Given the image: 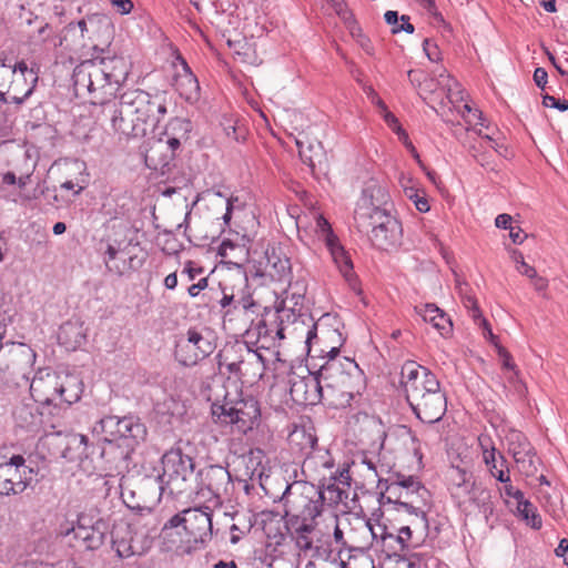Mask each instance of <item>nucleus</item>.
Instances as JSON below:
<instances>
[{
  "label": "nucleus",
  "mask_w": 568,
  "mask_h": 568,
  "mask_svg": "<svg viewBox=\"0 0 568 568\" xmlns=\"http://www.w3.org/2000/svg\"><path fill=\"white\" fill-rule=\"evenodd\" d=\"M331 339L337 345L320 348L318 356L327 357L320 368V377L324 383L325 400L329 406L342 408L351 405L356 394L364 388V374L354 359L344 357L337 359L339 347L344 339L337 329H325L322 336L317 335V324L308 329L305 344L307 353L314 351V346Z\"/></svg>",
  "instance_id": "nucleus-1"
},
{
  "label": "nucleus",
  "mask_w": 568,
  "mask_h": 568,
  "mask_svg": "<svg viewBox=\"0 0 568 568\" xmlns=\"http://www.w3.org/2000/svg\"><path fill=\"white\" fill-rule=\"evenodd\" d=\"M102 115L110 121L112 130L124 138L146 134V125L156 126L166 114L164 100L143 90H130L119 99L105 104Z\"/></svg>",
  "instance_id": "nucleus-2"
},
{
  "label": "nucleus",
  "mask_w": 568,
  "mask_h": 568,
  "mask_svg": "<svg viewBox=\"0 0 568 568\" xmlns=\"http://www.w3.org/2000/svg\"><path fill=\"white\" fill-rule=\"evenodd\" d=\"M406 400L416 417L427 424L439 422L447 410V398L439 381L428 368L407 362L400 371Z\"/></svg>",
  "instance_id": "nucleus-3"
},
{
  "label": "nucleus",
  "mask_w": 568,
  "mask_h": 568,
  "mask_svg": "<svg viewBox=\"0 0 568 568\" xmlns=\"http://www.w3.org/2000/svg\"><path fill=\"white\" fill-rule=\"evenodd\" d=\"M193 471V459L180 448L171 449L162 456V474L156 478H144L140 484V490L150 495L149 504L124 501L129 508L151 513L163 494L176 497L185 494L191 488Z\"/></svg>",
  "instance_id": "nucleus-4"
},
{
  "label": "nucleus",
  "mask_w": 568,
  "mask_h": 568,
  "mask_svg": "<svg viewBox=\"0 0 568 568\" xmlns=\"http://www.w3.org/2000/svg\"><path fill=\"white\" fill-rule=\"evenodd\" d=\"M36 357V352L24 343L0 342V381L17 387L27 386Z\"/></svg>",
  "instance_id": "nucleus-5"
},
{
  "label": "nucleus",
  "mask_w": 568,
  "mask_h": 568,
  "mask_svg": "<svg viewBox=\"0 0 568 568\" xmlns=\"http://www.w3.org/2000/svg\"><path fill=\"white\" fill-rule=\"evenodd\" d=\"M73 85L77 94L88 92L91 95V103L101 105L113 102L116 98L118 87L109 81L103 70L93 59H88L78 64L72 74Z\"/></svg>",
  "instance_id": "nucleus-6"
},
{
  "label": "nucleus",
  "mask_w": 568,
  "mask_h": 568,
  "mask_svg": "<svg viewBox=\"0 0 568 568\" xmlns=\"http://www.w3.org/2000/svg\"><path fill=\"white\" fill-rule=\"evenodd\" d=\"M284 518L317 520L323 511L325 495L308 483H295L283 494Z\"/></svg>",
  "instance_id": "nucleus-7"
},
{
  "label": "nucleus",
  "mask_w": 568,
  "mask_h": 568,
  "mask_svg": "<svg viewBox=\"0 0 568 568\" xmlns=\"http://www.w3.org/2000/svg\"><path fill=\"white\" fill-rule=\"evenodd\" d=\"M217 337L209 327H191L175 342L174 358L184 367L195 366L216 348Z\"/></svg>",
  "instance_id": "nucleus-8"
},
{
  "label": "nucleus",
  "mask_w": 568,
  "mask_h": 568,
  "mask_svg": "<svg viewBox=\"0 0 568 568\" xmlns=\"http://www.w3.org/2000/svg\"><path fill=\"white\" fill-rule=\"evenodd\" d=\"M387 194L377 185L364 190L363 197L357 203L354 221L357 230L366 235L373 234L377 226H382L392 215L382 205L386 204Z\"/></svg>",
  "instance_id": "nucleus-9"
},
{
  "label": "nucleus",
  "mask_w": 568,
  "mask_h": 568,
  "mask_svg": "<svg viewBox=\"0 0 568 568\" xmlns=\"http://www.w3.org/2000/svg\"><path fill=\"white\" fill-rule=\"evenodd\" d=\"M211 412L220 423L233 425L242 434L252 430L261 417L258 403L252 397L236 402L225 400L223 404L213 403Z\"/></svg>",
  "instance_id": "nucleus-10"
},
{
  "label": "nucleus",
  "mask_w": 568,
  "mask_h": 568,
  "mask_svg": "<svg viewBox=\"0 0 568 568\" xmlns=\"http://www.w3.org/2000/svg\"><path fill=\"white\" fill-rule=\"evenodd\" d=\"M100 245H104L102 256L106 270L115 275L122 276L131 271H138L144 264V256L132 253L131 240L103 239Z\"/></svg>",
  "instance_id": "nucleus-11"
},
{
  "label": "nucleus",
  "mask_w": 568,
  "mask_h": 568,
  "mask_svg": "<svg viewBox=\"0 0 568 568\" xmlns=\"http://www.w3.org/2000/svg\"><path fill=\"white\" fill-rule=\"evenodd\" d=\"M191 129V122L181 119L174 118L170 121L168 130H171L173 133L176 131H181V136H169L166 141L159 140L155 141L150 149L146 151L145 161L150 166L158 169L159 166L165 168L170 164V162L175 156V151L181 145V139L186 138L187 132Z\"/></svg>",
  "instance_id": "nucleus-12"
},
{
  "label": "nucleus",
  "mask_w": 568,
  "mask_h": 568,
  "mask_svg": "<svg viewBox=\"0 0 568 568\" xmlns=\"http://www.w3.org/2000/svg\"><path fill=\"white\" fill-rule=\"evenodd\" d=\"M197 477V494L212 499L215 505H221L231 495L232 477L225 467L221 465L205 466L199 471Z\"/></svg>",
  "instance_id": "nucleus-13"
},
{
  "label": "nucleus",
  "mask_w": 568,
  "mask_h": 568,
  "mask_svg": "<svg viewBox=\"0 0 568 568\" xmlns=\"http://www.w3.org/2000/svg\"><path fill=\"white\" fill-rule=\"evenodd\" d=\"M139 525L119 524L111 532L112 545L121 558L134 555H143L151 548V537L143 535V540H138Z\"/></svg>",
  "instance_id": "nucleus-14"
},
{
  "label": "nucleus",
  "mask_w": 568,
  "mask_h": 568,
  "mask_svg": "<svg viewBox=\"0 0 568 568\" xmlns=\"http://www.w3.org/2000/svg\"><path fill=\"white\" fill-rule=\"evenodd\" d=\"M506 438L509 453H511L519 470L526 476L535 475L538 470L539 459L525 435L518 430H510Z\"/></svg>",
  "instance_id": "nucleus-15"
},
{
  "label": "nucleus",
  "mask_w": 568,
  "mask_h": 568,
  "mask_svg": "<svg viewBox=\"0 0 568 568\" xmlns=\"http://www.w3.org/2000/svg\"><path fill=\"white\" fill-rule=\"evenodd\" d=\"M184 531L194 542H206L213 535L210 507H194L183 510Z\"/></svg>",
  "instance_id": "nucleus-16"
},
{
  "label": "nucleus",
  "mask_w": 568,
  "mask_h": 568,
  "mask_svg": "<svg viewBox=\"0 0 568 568\" xmlns=\"http://www.w3.org/2000/svg\"><path fill=\"white\" fill-rule=\"evenodd\" d=\"M60 375L48 369H39L29 385L34 402L41 405L58 406Z\"/></svg>",
  "instance_id": "nucleus-17"
},
{
  "label": "nucleus",
  "mask_w": 568,
  "mask_h": 568,
  "mask_svg": "<svg viewBox=\"0 0 568 568\" xmlns=\"http://www.w3.org/2000/svg\"><path fill=\"white\" fill-rule=\"evenodd\" d=\"M290 393L293 400L301 405H316L322 399L325 400V388L320 371L316 375L294 378Z\"/></svg>",
  "instance_id": "nucleus-18"
},
{
  "label": "nucleus",
  "mask_w": 568,
  "mask_h": 568,
  "mask_svg": "<svg viewBox=\"0 0 568 568\" xmlns=\"http://www.w3.org/2000/svg\"><path fill=\"white\" fill-rule=\"evenodd\" d=\"M37 81L38 71L29 68L24 61L10 67L0 59V90L33 87Z\"/></svg>",
  "instance_id": "nucleus-19"
},
{
  "label": "nucleus",
  "mask_w": 568,
  "mask_h": 568,
  "mask_svg": "<svg viewBox=\"0 0 568 568\" xmlns=\"http://www.w3.org/2000/svg\"><path fill=\"white\" fill-rule=\"evenodd\" d=\"M89 521L88 517L79 516L77 525L70 531L73 532L75 539L82 541L85 549L95 550L104 544L109 527L102 519L92 525Z\"/></svg>",
  "instance_id": "nucleus-20"
},
{
  "label": "nucleus",
  "mask_w": 568,
  "mask_h": 568,
  "mask_svg": "<svg viewBox=\"0 0 568 568\" xmlns=\"http://www.w3.org/2000/svg\"><path fill=\"white\" fill-rule=\"evenodd\" d=\"M290 443L300 446L301 453L306 456L304 465L310 466L311 464H316L318 459L323 468L331 469L334 467V460L328 452L316 450V436L307 433L304 428L294 430L290 435Z\"/></svg>",
  "instance_id": "nucleus-21"
},
{
  "label": "nucleus",
  "mask_w": 568,
  "mask_h": 568,
  "mask_svg": "<svg viewBox=\"0 0 568 568\" xmlns=\"http://www.w3.org/2000/svg\"><path fill=\"white\" fill-rule=\"evenodd\" d=\"M146 427L141 419L133 415L120 417L119 442L124 445L121 452V458L126 459L131 452L146 438Z\"/></svg>",
  "instance_id": "nucleus-22"
},
{
  "label": "nucleus",
  "mask_w": 568,
  "mask_h": 568,
  "mask_svg": "<svg viewBox=\"0 0 568 568\" xmlns=\"http://www.w3.org/2000/svg\"><path fill=\"white\" fill-rule=\"evenodd\" d=\"M94 55L93 60L99 64L100 69L103 70L109 81H112L118 89L125 82L130 72V63L124 57L112 55L103 57L104 49H100L97 45L93 47Z\"/></svg>",
  "instance_id": "nucleus-23"
},
{
  "label": "nucleus",
  "mask_w": 568,
  "mask_h": 568,
  "mask_svg": "<svg viewBox=\"0 0 568 568\" xmlns=\"http://www.w3.org/2000/svg\"><path fill=\"white\" fill-rule=\"evenodd\" d=\"M286 529L300 551L307 552L314 547V538L317 535V520L285 519Z\"/></svg>",
  "instance_id": "nucleus-24"
},
{
  "label": "nucleus",
  "mask_w": 568,
  "mask_h": 568,
  "mask_svg": "<svg viewBox=\"0 0 568 568\" xmlns=\"http://www.w3.org/2000/svg\"><path fill=\"white\" fill-rule=\"evenodd\" d=\"M402 224L394 216L387 219L382 226H377L373 234L369 235V240L374 246L389 251L398 247L402 242Z\"/></svg>",
  "instance_id": "nucleus-25"
},
{
  "label": "nucleus",
  "mask_w": 568,
  "mask_h": 568,
  "mask_svg": "<svg viewBox=\"0 0 568 568\" xmlns=\"http://www.w3.org/2000/svg\"><path fill=\"white\" fill-rule=\"evenodd\" d=\"M296 145L303 163L308 165L315 178L326 175L328 173L327 155L320 141L308 143L307 146L304 148V143L297 140Z\"/></svg>",
  "instance_id": "nucleus-26"
},
{
  "label": "nucleus",
  "mask_w": 568,
  "mask_h": 568,
  "mask_svg": "<svg viewBox=\"0 0 568 568\" xmlns=\"http://www.w3.org/2000/svg\"><path fill=\"white\" fill-rule=\"evenodd\" d=\"M265 272L275 281L290 280L291 262L281 247H267L265 251Z\"/></svg>",
  "instance_id": "nucleus-27"
},
{
  "label": "nucleus",
  "mask_w": 568,
  "mask_h": 568,
  "mask_svg": "<svg viewBox=\"0 0 568 568\" xmlns=\"http://www.w3.org/2000/svg\"><path fill=\"white\" fill-rule=\"evenodd\" d=\"M29 477H22L19 469L0 465V496L8 497L22 494L29 485Z\"/></svg>",
  "instance_id": "nucleus-28"
},
{
  "label": "nucleus",
  "mask_w": 568,
  "mask_h": 568,
  "mask_svg": "<svg viewBox=\"0 0 568 568\" xmlns=\"http://www.w3.org/2000/svg\"><path fill=\"white\" fill-rule=\"evenodd\" d=\"M173 87L187 102H195L200 97V84L185 61H182V72L173 80Z\"/></svg>",
  "instance_id": "nucleus-29"
},
{
  "label": "nucleus",
  "mask_w": 568,
  "mask_h": 568,
  "mask_svg": "<svg viewBox=\"0 0 568 568\" xmlns=\"http://www.w3.org/2000/svg\"><path fill=\"white\" fill-rule=\"evenodd\" d=\"M415 311L423 317L425 322L430 323L442 336H446L452 332V321L436 304L427 303L415 306Z\"/></svg>",
  "instance_id": "nucleus-30"
},
{
  "label": "nucleus",
  "mask_w": 568,
  "mask_h": 568,
  "mask_svg": "<svg viewBox=\"0 0 568 568\" xmlns=\"http://www.w3.org/2000/svg\"><path fill=\"white\" fill-rule=\"evenodd\" d=\"M326 245L337 268L345 277V280L352 284V282L355 281V276L353 273V263L349 255L337 242L334 235H329L327 237Z\"/></svg>",
  "instance_id": "nucleus-31"
},
{
  "label": "nucleus",
  "mask_w": 568,
  "mask_h": 568,
  "mask_svg": "<svg viewBox=\"0 0 568 568\" xmlns=\"http://www.w3.org/2000/svg\"><path fill=\"white\" fill-rule=\"evenodd\" d=\"M58 338L60 343L65 346V348L74 351L85 343V328L80 322L69 321L61 325L58 333Z\"/></svg>",
  "instance_id": "nucleus-32"
},
{
  "label": "nucleus",
  "mask_w": 568,
  "mask_h": 568,
  "mask_svg": "<svg viewBox=\"0 0 568 568\" xmlns=\"http://www.w3.org/2000/svg\"><path fill=\"white\" fill-rule=\"evenodd\" d=\"M430 501L429 490L413 476H407L399 507H416L415 504Z\"/></svg>",
  "instance_id": "nucleus-33"
},
{
  "label": "nucleus",
  "mask_w": 568,
  "mask_h": 568,
  "mask_svg": "<svg viewBox=\"0 0 568 568\" xmlns=\"http://www.w3.org/2000/svg\"><path fill=\"white\" fill-rule=\"evenodd\" d=\"M417 508L413 507H395L397 511H405L412 516L409 523L412 524L415 534L422 538H426L429 534V521L427 513L430 509V501H423L422 504H415Z\"/></svg>",
  "instance_id": "nucleus-34"
},
{
  "label": "nucleus",
  "mask_w": 568,
  "mask_h": 568,
  "mask_svg": "<svg viewBox=\"0 0 568 568\" xmlns=\"http://www.w3.org/2000/svg\"><path fill=\"white\" fill-rule=\"evenodd\" d=\"M406 478L407 477L404 475H397V479L392 483L379 479L378 487L382 490L378 500L382 506L389 504L399 507L403 491L405 490Z\"/></svg>",
  "instance_id": "nucleus-35"
},
{
  "label": "nucleus",
  "mask_w": 568,
  "mask_h": 568,
  "mask_svg": "<svg viewBox=\"0 0 568 568\" xmlns=\"http://www.w3.org/2000/svg\"><path fill=\"white\" fill-rule=\"evenodd\" d=\"M82 394V382L72 375H60L58 406L62 403L71 405L78 402Z\"/></svg>",
  "instance_id": "nucleus-36"
},
{
  "label": "nucleus",
  "mask_w": 568,
  "mask_h": 568,
  "mask_svg": "<svg viewBox=\"0 0 568 568\" xmlns=\"http://www.w3.org/2000/svg\"><path fill=\"white\" fill-rule=\"evenodd\" d=\"M179 527L184 529L183 511L172 516L162 528L161 536L166 551H179L180 546L173 532V530Z\"/></svg>",
  "instance_id": "nucleus-37"
},
{
  "label": "nucleus",
  "mask_w": 568,
  "mask_h": 568,
  "mask_svg": "<svg viewBox=\"0 0 568 568\" xmlns=\"http://www.w3.org/2000/svg\"><path fill=\"white\" fill-rule=\"evenodd\" d=\"M119 423L118 416H104L93 427V432L104 435V440L111 446L113 443L119 442Z\"/></svg>",
  "instance_id": "nucleus-38"
},
{
  "label": "nucleus",
  "mask_w": 568,
  "mask_h": 568,
  "mask_svg": "<svg viewBox=\"0 0 568 568\" xmlns=\"http://www.w3.org/2000/svg\"><path fill=\"white\" fill-rule=\"evenodd\" d=\"M382 532L379 535L382 546L384 550L390 555H400L408 551V546L403 541V537L398 535V532L394 534L387 530L386 527H382Z\"/></svg>",
  "instance_id": "nucleus-39"
},
{
  "label": "nucleus",
  "mask_w": 568,
  "mask_h": 568,
  "mask_svg": "<svg viewBox=\"0 0 568 568\" xmlns=\"http://www.w3.org/2000/svg\"><path fill=\"white\" fill-rule=\"evenodd\" d=\"M13 417L17 426L27 430L36 429L40 423V416L27 405L18 406L13 412Z\"/></svg>",
  "instance_id": "nucleus-40"
},
{
  "label": "nucleus",
  "mask_w": 568,
  "mask_h": 568,
  "mask_svg": "<svg viewBox=\"0 0 568 568\" xmlns=\"http://www.w3.org/2000/svg\"><path fill=\"white\" fill-rule=\"evenodd\" d=\"M323 493L326 491L331 504H339L348 499L349 489L341 487L337 483H334L329 478H322L321 485L317 487Z\"/></svg>",
  "instance_id": "nucleus-41"
},
{
  "label": "nucleus",
  "mask_w": 568,
  "mask_h": 568,
  "mask_svg": "<svg viewBox=\"0 0 568 568\" xmlns=\"http://www.w3.org/2000/svg\"><path fill=\"white\" fill-rule=\"evenodd\" d=\"M384 18H385L386 23L393 27L392 28L393 33H398L400 31H404L406 33H413L415 30L414 26L409 22V17L402 16L399 18L397 11H392V10L386 11Z\"/></svg>",
  "instance_id": "nucleus-42"
},
{
  "label": "nucleus",
  "mask_w": 568,
  "mask_h": 568,
  "mask_svg": "<svg viewBox=\"0 0 568 568\" xmlns=\"http://www.w3.org/2000/svg\"><path fill=\"white\" fill-rule=\"evenodd\" d=\"M456 290L463 300L465 307L471 312L474 320L480 318L481 312L478 307L477 301L473 295L468 293V285L466 283L456 280Z\"/></svg>",
  "instance_id": "nucleus-43"
},
{
  "label": "nucleus",
  "mask_w": 568,
  "mask_h": 568,
  "mask_svg": "<svg viewBox=\"0 0 568 568\" xmlns=\"http://www.w3.org/2000/svg\"><path fill=\"white\" fill-rule=\"evenodd\" d=\"M517 510L531 528H541V517L539 516V514H537L536 507L529 500L519 503V507H517Z\"/></svg>",
  "instance_id": "nucleus-44"
},
{
  "label": "nucleus",
  "mask_w": 568,
  "mask_h": 568,
  "mask_svg": "<svg viewBox=\"0 0 568 568\" xmlns=\"http://www.w3.org/2000/svg\"><path fill=\"white\" fill-rule=\"evenodd\" d=\"M33 87L21 89H1L0 102L3 103H22L32 92Z\"/></svg>",
  "instance_id": "nucleus-45"
},
{
  "label": "nucleus",
  "mask_w": 568,
  "mask_h": 568,
  "mask_svg": "<svg viewBox=\"0 0 568 568\" xmlns=\"http://www.w3.org/2000/svg\"><path fill=\"white\" fill-rule=\"evenodd\" d=\"M368 94L372 95L373 100L376 99V103L384 112V119H385V122L388 124V126L392 128L396 133H399L402 126H400L397 118L392 112H389L387 110L385 103L376 97L375 91L371 87L368 88Z\"/></svg>",
  "instance_id": "nucleus-46"
},
{
  "label": "nucleus",
  "mask_w": 568,
  "mask_h": 568,
  "mask_svg": "<svg viewBox=\"0 0 568 568\" xmlns=\"http://www.w3.org/2000/svg\"><path fill=\"white\" fill-rule=\"evenodd\" d=\"M478 442L483 449L484 462L487 466H490V463H495L496 455V449L491 443V439L488 436L481 435L478 437Z\"/></svg>",
  "instance_id": "nucleus-47"
},
{
  "label": "nucleus",
  "mask_w": 568,
  "mask_h": 568,
  "mask_svg": "<svg viewBox=\"0 0 568 568\" xmlns=\"http://www.w3.org/2000/svg\"><path fill=\"white\" fill-rule=\"evenodd\" d=\"M78 29L80 30L81 36L83 37L84 32L88 30L87 22L84 20H80L77 23H72V22L69 23L63 29V34L60 38L59 45H63V42L67 41L70 36H74L77 33Z\"/></svg>",
  "instance_id": "nucleus-48"
},
{
  "label": "nucleus",
  "mask_w": 568,
  "mask_h": 568,
  "mask_svg": "<svg viewBox=\"0 0 568 568\" xmlns=\"http://www.w3.org/2000/svg\"><path fill=\"white\" fill-rule=\"evenodd\" d=\"M334 483H337L341 487H345L347 489L351 488V475L348 466L344 465L341 469H337L336 473L332 474L328 477Z\"/></svg>",
  "instance_id": "nucleus-49"
},
{
  "label": "nucleus",
  "mask_w": 568,
  "mask_h": 568,
  "mask_svg": "<svg viewBox=\"0 0 568 568\" xmlns=\"http://www.w3.org/2000/svg\"><path fill=\"white\" fill-rule=\"evenodd\" d=\"M1 466H11L19 469V473L22 474V477H28V474L32 473V469L26 466V460L21 455H13L9 462L0 464Z\"/></svg>",
  "instance_id": "nucleus-50"
},
{
  "label": "nucleus",
  "mask_w": 568,
  "mask_h": 568,
  "mask_svg": "<svg viewBox=\"0 0 568 568\" xmlns=\"http://www.w3.org/2000/svg\"><path fill=\"white\" fill-rule=\"evenodd\" d=\"M337 14L347 24L352 36H355L354 29L361 33V28L358 27L353 12L348 8L337 9Z\"/></svg>",
  "instance_id": "nucleus-51"
},
{
  "label": "nucleus",
  "mask_w": 568,
  "mask_h": 568,
  "mask_svg": "<svg viewBox=\"0 0 568 568\" xmlns=\"http://www.w3.org/2000/svg\"><path fill=\"white\" fill-rule=\"evenodd\" d=\"M542 104L546 108H554L561 112L568 110V100L556 99L555 97L549 95V94L542 95Z\"/></svg>",
  "instance_id": "nucleus-52"
},
{
  "label": "nucleus",
  "mask_w": 568,
  "mask_h": 568,
  "mask_svg": "<svg viewBox=\"0 0 568 568\" xmlns=\"http://www.w3.org/2000/svg\"><path fill=\"white\" fill-rule=\"evenodd\" d=\"M497 353L503 361V367L509 371H515L516 365L513 362V357L509 352L501 345H496Z\"/></svg>",
  "instance_id": "nucleus-53"
},
{
  "label": "nucleus",
  "mask_w": 568,
  "mask_h": 568,
  "mask_svg": "<svg viewBox=\"0 0 568 568\" xmlns=\"http://www.w3.org/2000/svg\"><path fill=\"white\" fill-rule=\"evenodd\" d=\"M407 75L410 83L418 89H420L422 84L427 80V74L422 70H409Z\"/></svg>",
  "instance_id": "nucleus-54"
},
{
  "label": "nucleus",
  "mask_w": 568,
  "mask_h": 568,
  "mask_svg": "<svg viewBox=\"0 0 568 568\" xmlns=\"http://www.w3.org/2000/svg\"><path fill=\"white\" fill-rule=\"evenodd\" d=\"M490 474L500 483H508L510 481V477L508 475V470L504 471L501 468H498L497 460L495 459V463H490V466H488Z\"/></svg>",
  "instance_id": "nucleus-55"
},
{
  "label": "nucleus",
  "mask_w": 568,
  "mask_h": 568,
  "mask_svg": "<svg viewBox=\"0 0 568 568\" xmlns=\"http://www.w3.org/2000/svg\"><path fill=\"white\" fill-rule=\"evenodd\" d=\"M423 49L427 58L430 61H437L439 57L438 48L435 43H432L429 39L423 41Z\"/></svg>",
  "instance_id": "nucleus-56"
},
{
  "label": "nucleus",
  "mask_w": 568,
  "mask_h": 568,
  "mask_svg": "<svg viewBox=\"0 0 568 568\" xmlns=\"http://www.w3.org/2000/svg\"><path fill=\"white\" fill-rule=\"evenodd\" d=\"M112 6L116 8L118 12L121 14H128L133 9V3L131 0H110Z\"/></svg>",
  "instance_id": "nucleus-57"
},
{
  "label": "nucleus",
  "mask_w": 568,
  "mask_h": 568,
  "mask_svg": "<svg viewBox=\"0 0 568 568\" xmlns=\"http://www.w3.org/2000/svg\"><path fill=\"white\" fill-rule=\"evenodd\" d=\"M397 532H398V535H400L403 537V541L406 544V546H408V550H409L412 547L410 541L413 538V534L415 532L412 524L409 523V525L400 527L397 530Z\"/></svg>",
  "instance_id": "nucleus-58"
},
{
  "label": "nucleus",
  "mask_w": 568,
  "mask_h": 568,
  "mask_svg": "<svg viewBox=\"0 0 568 568\" xmlns=\"http://www.w3.org/2000/svg\"><path fill=\"white\" fill-rule=\"evenodd\" d=\"M548 74L544 68H537L534 72V81L540 89H545L547 84Z\"/></svg>",
  "instance_id": "nucleus-59"
},
{
  "label": "nucleus",
  "mask_w": 568,
  "mask_h": 568,
  "mask_svg": "<svg viewBox=\"0 0 568 568\" xmlns=\"http://www.w3.org/2000/svg\"><path fill=\"white\" fill-rule=\"evenodd\" d=\"M253 306H255L253 298L251 297V295H246L235 301L234 308H242L244 311H248Z\"/></svg>",
  "instance_id": "nucleus-60"
},
{
  "label": "nucleus",
  "mask_w": 568,
  "mask_h": 568,
  "mask_svg": "<svg viewBox=\"0 0 568 568\" xmlns=\"http://www.w3.org/2000/svg\"><path fill=\"white\" fill-rule=\"evenodd\" d=\"M509 236L515 244H521L527 236L519 226H509Z\"/></svg>",
  "instance_id": "nucleus-61"
},
{
  "label": "nucleus",
  "mask_w": 568,
  "mask_h": 568,
  "mask_svg": "<svg viewBox=\"0 0 568 568\" xmlns=\"http://www.w3.org/2000/svg\"><path fill=\"white\" fill-rule=\"evenodd\" d=\"M518 272H520L523 275L527 276L528 278H535L537 271L535 267L528 265L525 260H520V266H516Z\"/></svg>",
  "instance_id": "nucleus-62"
},
{
  "label": "nucleus",
  "mask_w": 568,
  "mask_h": 568,
  "mask_svg": "<svg viewBox=\"0 0 568 568\" xmlns=\"http://www.w3.org/2000/svg\"><path fill=\"white\" fill-rule=\"evenodd\" d=\"M207 286V278L203 277L197 283L191 285L187 290L190 296L195 297L199 293Z\"/></svg>",
  "instance_id": "nucleus-63"
},
{
  "label": "nucleus",
  "mask_w": 568,
  "mask_h": 568,
  "mask_svg": "<svg viewBox=\"0 0 568 568\" xmlns=\"http://www.w3.org/2000/svg\"><path fill=\"white\" fill-rule=\"evenodd\" d=\"M511 221H513V217L509 215V214H499L496 220H495V224L497 227L499 229H509V226H513L511 225Z\"/></svg>",
  "instance_id": "nucleus-64"
}]
</instances>
